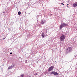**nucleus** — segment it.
<instances>
[{
	"mask_svg": "<svg viewBox=\"0 0 77 77\" xmlns=\"http://www.w3.org/2000/svg\"><path fill=\"white\" fill-rule=\"evenodd\" d=\"M53 68H54V66H51L48 69V71H52V70L53 69Z\"/></svg>",
	"mask_w": 77,
	"mask_h": 77,
	"instance_id": "obj_4",
	"label": "nucleus"
},
{
	"mask_svg": "<svg viewBox=\"0 0 77 77\" xmlns=\"http://www.w3.org/2000/svg\"><path fill=\"white\" fill-rule=\"evenodd\" d=\"M46 22V21L45 20H42L41 21V23H42V24H44Z\"/></svg>",
	"mask_w": 77,
	"mask_h": 77,
	"instance_id": "obj_6",
	"label": "nucleus"
},
{
	"mask_svg": "<svg viewBox=\"0 0 77 77\" xmlns=\"http://www.w3.org/2000/svg\"><path fill=\"white\" fill-rule=\"evenodd\" d=\"M61 5H64V4L61 3Z\"/></svg>",
	"mask_w": 77,
	"mask_h": 77,
	"instance_id": "obj_17",
	"label": "nucleus"
},
{
	"mask_svg": "<svg viewBox=\"0 0 77 77\" xmlns=\"http://www.w3.org/2000/svg\"><path fill=\"white\" fill-rule=\"evenodd\" d=\"M65 35H61L60 38V41H64L65 40Z\"/></svg>",
	"mask_w": 77,
	"mask_h": 77,
	"instance_id": "obj_2",
	"label": "nucleus"
},
{
	"mask_svg": "<svg viewBox=\"0 0 77 77\" xmlns=\"http://www.w3.org/2000/svg\"><path fill=\"white\" fill-rule=\"evenodd\" d=\"M67 5H68V4H67Z\"/></svg>",
	"mask_w": 77,
	"mask_h": 77,
	"instance_id": "obj_19",
	"label": "nucleus"
},
{
	"mask_svg": "<svg viewBox=\"0 0 77 77\" xmlns=\"http://www.w3.org/2000/svg\"><path fill=\"white\" fill-rule=\"evenodd\" d=\"M63 27H64V26L63 25V23H62L60 26V29H62V28H63Z\"/></svg>",
	"mask_w": 77,
	"mask_h": 77,
	"instance_id": "obj_5",
	"label": "nucleus"
},
{
	"mask_svg": "<svg viewBox=\"0 0 77 77\" xmlns=\"http://www.w3.org/2000/svg\"><path fill=\"white\" fill-rule=\"evenodd\" d=\"M42 37H44V36H45V35L44 33H42Z\"/></svg>",
	"mask_w": 77,
	"mask_h": 77,
	"instance_id": "obj_11",
	"label": "nucleus"
},
{
	"mask_svg": "<svg viewBox=\"0 0 77 77\" xmlns=\"http://www.w3.org/2000/svg\"><path fill=\"white\" fill-rule=\"evenodd\" d=\"M72 48L71 47H68L66 49V53H69L71 52L72 51Z\"/></svg>",
	"mask_w": 77,
	"mask_h": 77,
	"instance_id": "obj_1",
	"label": "nucleus"
},
{
	"mask_svg": "<svg viewBox=\"0 0 77 77\" xmlns=\"http://www.w3.org/2000/svg\"><path fill=\"white\" fill-rule=\"evenodd\" d=\"M12 54V52H11L10 54Z\"/></svg>",
	"mask_w": 77,
	"mask_h": 77,
	"instance_id": "obj_16",
	"label": "nucleus"
},
{
	"mask_svg": "<svg viewBox=\"0 0 77 77\" xmlns=\"http://www.w3.org/2000/svg\"><path fill=\"white\" fill-rule=\"evenodd\" d=\"M18 14L19 15H21V12L20 11H19L18 12Z\"/></svg>",
	"mask_w": 77,
	"mask_h": 77,
	"instance_id": "obj_10",
	"label": "nucleus"
},
{
	"mask_svg": "<svg viewBox=\"0 0 77 77\" xmlns=\"http://www.w3.org/2000/svg\"><path fill=\"white\" fill-rule=\"evenodd\" d=\"M63 25L64 26V27H67V26H68V24H66V23H63Z\"/></svg>",
	"mask_w": 77,
	"mask_h": 77,
	"instance_id": "obj_8",
	"label": "nucleus"
},
{
	"mask_svg": "<svg viewBox=\"0 0 77 77\" xmlns=\"http://www.w3.org/2000/svg\"><path fill=\"white\" fill-rule=\"evenodd\" d=\"M5 39V38H3V40H4V39Z\"/></svg>",
	"mask_w": 77,
	"mask_h": 77,
	"instance_id": "obj_15",
	"label": "nucleus"
},
{
	"mask_svg": "<svg viewBox=\"0 0 77 77\" xmlns=\"http://www.w3.org/2000/svg\"><path fill=\"white\" fill-rule=\"evenodd\" d=\"M73 7H76L77 6V2H75L73 4Z\"/></svg>",
	"mask_w": 77,
	"mask_h": 77,
	"instance_id": "obj_7",
	"label": "nucleus"
},
{
	"mask_svg": "<svg viewBox=\"0 0 77 77\" xmlns=\"http://www.w3.org/2000/svg\"><path fill=\"white\" fill-rule=\"evenodd\" d=\"M12 66H10L8 68V69H12Z\"/></svg>",
	"mask_w": 77,
	"mask_h": 77,
	"instance_id": "obj_9",
	"label": "nucleus"
},
{
	"mask_svg": "<svg viewBox=\"0 0 77 77\" xmlns=\"http://www.w3.org/2000/svg\"><path fill=\"white\" fill-rule=\"evenodd\" d=\"M67 7H68V6H67Z\"/></svg>",
	"mask_w": 77,
	"mask_h": 77,
	"instance_id": "obj_20",
	"label": "nucleus"
},
{
	"mask_svg": "<svg viewBox=\"0 0 77 77\" xmlns=\"http://www.w3.org/2000/svg\"><path fill=\"white\" fill-rule=\"evenodd\" d=\"M51 74H54V75H57L59 74V73L56 72H51Z\"/></svg>",
	"mask_w": 77,
	"mask_h": 77,
	"instance_id": "obj_3",
	"label": "nucleus"
},
{
	"mask_svg": "<svg viewBox=\"0 0 77 77\" xmlns=\"http://www.w3.org/2000/svg\"><path fill=\"white\" fill-rule=\"evenodd\" d=\"M34 75H38V73H35Z\"/></svg>",
	"mask_w": 77,
	"mask_h": 77,
	"instance_id": "obj_13",
	"label": "nucleus"
},
{
	"mask_svg": "<svg viewBox=\"0 0 77 77\" xmlns=\"http://www.w3.org/2000/svg\"><path fill=\"white\" fill-rule=\"evenodd\" d=\"M3 66H4V65H3Z\"/></svg>",
	"mask_w": 77,
	"mask_h": 77,
	"instance_id": "obj_18",
	"label": "nucleus"
},
{
	"mask_svg": "<svg viewBox=\"0 0 77 77\" xmlns=\"http://www.w3.org/2000/svg\"><path fill=\"white\" fill-rule=\"evenodd\" d=\"M21 77H24V75L23 74H22L21 75Z\"/></svg>",
	"mask_w": 77,
	"mask_h": 77,
	"instance_id": "obj_12",
	"label": "nucleus"
},
{
	"mask_svg": "<svg viewBox=\"0 0 77 77\" xmlns=\"http://www.w3.org/2000/svg\"><path fill=\"white\" fill-rule=\"evenodd\" d=\"M25 63H27V60H26L25 61Z\"/></svg>",
	"mask_w": 77,
	"mask_h": 77,
	"instance_id": "obj_14",
	"label": "nucleus"
}]
</instances>
